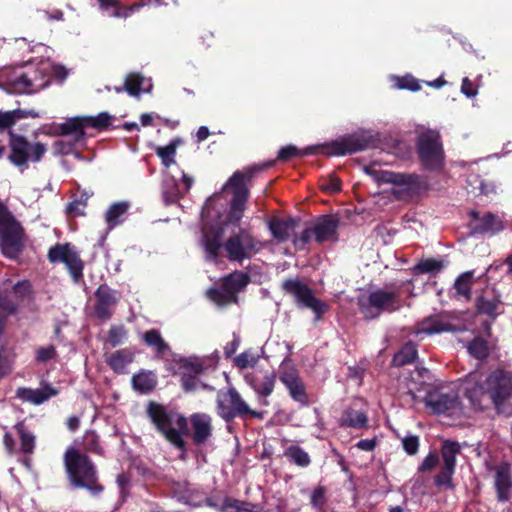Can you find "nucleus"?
Here are the masks:
<instances>
[{"mask_svg": "<svg viewBox=\"0 0 512 512\" xmlns=\"http://www.w3.org/2000/svg\"><path fill=\"white\" fill-rule=\"evenodd\" d=\"M258 360V355H255L251 351H244L234 358V364L240 369H245L248 367H254Z\"/></svg>", "mask_w": 512, "mask_h": 512, "instance_id": "52", "label": "nucleus"}, {"mask_svg": "<svg viewBox=\"0 0 512 512\" xmlns=\"http://www.w3.org/2000/svg\"><path fill=\"white\" fill-rule=\"evenodd\" d=\"M471 219L468 227L471 235H495L505 229L503 220L492 212H486L481 215L477 210L469 212Z\"/></svg>", "mask_w": 512, "mask_h": 512, "instance_id": "17", "label": "nucleus"}, {"mask_svg": "<svg viewBox=\"0 0 512 512\" xmlns=\"http://www.w3.org/2000/svg\"><path fill=\"white\" fill-rule=\"evenodd\" d=\"M129 207L130 203L128 201H120L110 205L105 215L109 229H113L123 222V217L126 215Z\"/></svg>", "mask_w": 512, "mask_h": 512, "instance_id": "38", "label": "nucleus"}, {"mask_svg": "<svg viewBox=\"0 0 512 512\" xmlns=\"http://www.w3.org/2000/svg\"><path fill=\"white\" fill-rule=\"evenodd\" d=\"M180 139L175 138L171 140V142L166 146H158L155 150L156 155L161 159V162L164 167L168 168L173 163H175V155L178 145L180 144Z\"/></svg>", "mask_w": 512, "mask_h": 512, "instance_id": "44", "label": "nucleus"}, {"mask_svg": "<svg viewBox=\"0 0 512 512\" xmlns=\"http://www.w3.org/2000/svg\"><path fill=\"white\" fill-rule=\"evenodd\" d=\"M417 357V346L415 343L409 341L402 345L401 348L394 354L391 365L394 367H403L405 365L414 363Z\"/></svg>", "mask_w": 512, "mask_h": 512, "instance_id": "34", "label": "nucleus"}, {"mask_svg": "<svg viewBox=\"0 0 512 512\" xmlns=\"http://www.w3.org/2000/svg\"><path fill=\"white\" fill-rule=\"evenodd\" d=\"M192 425L191 438L196 446L205 444L212 436V419L205 413H194L190 416Z\"/></svg>", "mask_w": 512, "mask_h": 512, "instance_id": "22", "label": "nucleus"}, {"mask_svg": "<svg viewBox=\"0 0 512 512\" xmlns=\"http://www.w3.org/2000/svg\"><path fill=\"white\" fill-rule=\"evenodd\" d=\"M453 330V324L443 321L440 315H433L426 317L419 323L418 333L432 335Z\"/></svg>", "mask_w": 512, "mask_h": 512, "instance_id": "30", "label": "nucleus"}, {"mask_svg": "<svg viewBox=\"0 0 512 512\" xmlns=\"http://www.w3.org/2000/svg\"><path fill=\"white\" fill-rule=\"evenodd\" d=\"M142 84L143 77L141 75L130 73L125 79L124 88H116V91L121 92L125 90L131 96H138L141 91Z\"/></svg>", "mask_w": 512, "mask_h": 512, "instance_id": "47", "label": "nucleus"}, {"mask_svg": "<svg viewBox=\"0 0 512 512\" xmlns=\"http://www.w3.org/2000/svg\"><path fill=\"white\" fill-rule=\"evenodd\" d=\"M64 465L69 481L75 488L85 489L93 496H99L104 491L97 467L88 455L69 447L64 454Z\"/></svg>", "mask_w": 512, "mask_h": 512, "instance_id": "4", "label": "nucleus"}, {"mask_svg": "<svg viewBox=\"0 0 512 512\" xmlns=\"http://www.w3.org/2000/svg\"><path fill=\"white\" fill-rule=\"evenodd\" d=\"M368 418L362 411L353 408H346L340 418V426L350 427L354 429H362L367 427Z\"/></svg>", "mask_w": 512, "mask_h": 512, "instance_id": "36", "label": "nucleus"}, {"mask_svg": "<svg viewBox=\"0 0 512 512\" xmlns=\"http://www.w3.org/2000/svg\"><path fill=\"white\" fill-rule=\"evenodd\" d=\"M370 140L357 135H346L338 140L322 146H308L299 149L295 145L282 147L277 155L276 161L288 162L294 158H301L313 154H325L327 156L350 155L364 151L369 147Z\"/></svg>", "mask_w": 512, "mask_h": 512, "instance_id": "3", "label": "nucleus"}, {"mask_svg": "<svg viewBox=\"0 0 512 512\" xmlns=\"http://www.w3.org/2000/svg\"><path fill=\"white\" fill-rule=\"evenodd\" d=\"M251 281L248 273L243 271H234L222 279L221 287L223 290L230 293L236 300V293L244 289Z\"/></svg>", "mask_w": 512, "mask_h": 512, "instance_id": "28", "label": "nucleus"}, {"mask_svg": "<svg viewBox=\"0 0 512 512\" xmlns=\"http://www.w3.org/2000/svg\"><path fill=\"white\" fill-rule=\"evenodd\" d=\"M182 373H188L192 375H200L204 371V366L201 362L198 361H188L186 360L182 366Z\"/></svg>", "mask_w": 512, "mask_h": 512, "instance_id": "58", "label": "nucleus"}, {"mask_svg": "<svg viewBox=\"0 0 512 512\" xmlns=\"http://www.w3.org/2000/svg\"><path fill=\"white\" fill-rule=\"evenodd\" d=\"M57 393L58 391L50 386H45L42 389L20 387L16 391L18 398L36 405L42 404L51 397L56 396Z\"/></svg>", "mask_w": 512, "mask_h": 512, "instance_id": "27", "label": "nucleus"}, {"mask_svg": "<svg viewBox=\"0 0 512 512\" xmlns=\"http://www.w3.org/2000/svg\"><path fill=\"white\" fill-rule=\"evenodd\" d=\"M86 122L84 116L72 117L58 125V134L62 136H71L75 142L85 145Z\"/></svg>", "mask_w": 512, "mask_h": 512, "instance_id": "24", "label": "nucleus"}, {"mask_svg": "<svg viewBox=\"0 0 512 512\" xmlns=\"http://www.w3.org/2000/svg\"><path fill=\"white\" fill-rule=\"evenodd\" d=\"M90 195L86 191H81L73 201H71L66 207V213L74 217L84 216V209L87 206V202Z\"/></svg>", "mask_w": 512, "mask_h": 512, "instance_id": "46", "label": "nucleus"}, {"mask_svg": "<svg viewBox=\"0 0 512 512\" xmlns=\"http://www.w3.org/2000/svg\"><path fill=\"white\" fill-rule=\"evenodd\" d=\"M128 331L123 324L112 325L108 331V342L112 347L122 344L127 339Z\"/></svg>", "mask_w": 512, "mask_h": 512, "instance_id": "50", "label": "nucleus"}, {"mask_svg": "<svg viewBox=\"0 0 512 512\" xmlns=\"http://www.w3.org/2000/svg\"><path fill=\"white\" fill-rule=\"evenodd\" d=\"M47 258L50 263H63L74 283H79L83 279L85 264L76 247L71 243H56L51 246Z\"/></svg>", "mask_w": 512, "mask_h": 512, "instance_id": "14", "label": "nucleus"}, {"mask_svg": "<svg viewBox=\"0 0 512 512\" xmlns=\"http://www.w3.org/2000/svg\"><path fill=\"white\" fill-rule=\"evenodd\" d=\"M220 512H240V500L225 497L221 504Z\"/></svg>", "mask_w": 512, "mask_h": 512, "instance_id": "61", "label": "nucleus"}, {"mask_svg": "<svg viewBox=\"0 0 512 512\" xmlns=\"http://www.w3.org/2000/svg\"><path fill=\"white\" fill-rule=\"evenodd\" d=\"M282 291L294 297L299 308L310 309L315 314V320H320L329 311V305L317 298L313 290L298 278H288L282 282Z\"/></svg>", "mask_w": 512, "mask_h": 512, "instance_id": "10", "label": "nucleus"}, {"mask_svg": "<svg viewBox=\"0 0 512 512\" xmlns=\"http://www.w3.org/2000/svg\"><path fill=\"white\" fill-rule=\"evenodd\" d=\"M502 302L500 295L493 288L483 289L475 298V311L479 315H485L495 321L500 312L498 311Z\"/></svg>", "mask_w": 512, "mask_h": 512, "instance_id": "19", "label": "nucleus"}, {"mask_svg": "<svg viewBox=\"0 0 512 512\" xmlns=\"http://www.w3.org/2000/svg\"><path fill=\"white\" fill-rule=\"evenodd\" d=\"M216 404L218 416L226 423L232 422L235 418L247 421L251 419L263 420L265 417L264 411L252 409L234 387L219 393Z\"/></svg>", "mask_w": 512, "mask_h": 512, "instance_id": "7", "label": "nucleus"}, {"mask_svg": "<svg viewBox=\"0 0 512 512\" xmlns=\"http://www.w3.org/2000/svg\"><path fill=\"white\" fill-rule=\"evenodd\" d=\"M359 309L366 319H375L382 312H394L400 308V297L397 291L376 289L367 298L358 301Z\"/></svg>", "mask_w": 512, "mask_h": 512, "instance_id": "12", "label": "nucleus"}, {"mask_svg": "<svg viewBox=\"0 0 512 512\" xmlns=\"http://www.w3.org/2000/svg\"><path fill=\"white\" fill-rule=\"evenodd\" d=\"M465 397L476 411L493 408L498 415H512V372L498 368L490 372L483 381L467 388Z\"/></svg>", "mask_w": 512, "mask_h": 512, "instance_id": "1", "label": "nucleus"}, {"mask_svg": "<svg viewBox=\"0 0 512 512\" xmlns=\"http://www.w3.org/2000/svg\"><path fill=\"white\" fill-rule=\"evenodd\" d=\"M312 236H314V228L304 229L300 236L294 240L295 247L304 248L311 241Z\"/></svg>", "mask_w": 512, "mask_h": 512, "instance_id": "60", "label": "nucleus"}, {"mask_svg": "<svg viewBox=\"0 0 512 512\" xmlns=\"http://www.w3.org/2000/svg\"><path fill=\"white\" fill-rule=\"evenodd\" d=\"M278 378L294 402L298 403L301 407L310 406L311 400L307 387L299 371L293 365H282L278 372Z\"/></svg>", "mask_w": 512, "mask_h": 512, "instance_id": "15", "label": "nucleus"}, {"mask_svg": "<svg viewBox=\"0 0 512 512\" xmlns=\"http://www.w3.org/2000/svg\"><path fill=\"white\" fill-rule=\"evenodd\" d=\"M274 165V161L266 163L263 167L252 166L243 170H237L228 179L225 188L232 192L229 211L226 216V222L232 225H238L246 210V203L249 198L248 184L251 183L257 172L263 168Z\"/></svg>", "mask_w": 512, "mask_h": 512, "instance_id": "6", "label": "nucleus"}, {"mask_svg": "<svg viewBox=\"0 0 512 512\" xmlns=\"http://www.w3.org/2000/svg\"><path fill=\"white\" fill-rule=\"evenodd\" d=\"M208 298L216 303L217 305H225L230 303L232 300H235L233 296L227 291L218 288H210L207 291Z\"/></svg>", "mask_w": 512, "mask_h": 512, "instance_id": "54", "label": "nucleus"}, {"mask_svg": "<svg viewBox=\"0 0 512 512\" xmlns=\"http://www.w3.org/2000/svg\"><path fill=\"white\" fill-rule=\"evenodd\" d=\"M10 112H11L15 122H17L19 119H24V118H28V117H31V118H38V117H40L39 112H37L34 109H31V110H27V109H14V110H12Z\"/></svg>", "mask_w": 512, "mask_h": 512, "instance_id": "62", "label": "nucleus"}, {"mask_svg": "<svg viewBox=\"0 0 512 512\" xmlns=\"http://www.w3.org/2000/svg\"><path fill=\"white\" fill-rule=\"evenodd\" d=\"M100 8L110 16L116 18H126L133 11L138 10L143 4H133L131 6H121L119 0H97Z\"/></svg>", "mask_w": 512, "mask_h": 512, "instance_id": "33", "label": "nucleus"}, {"mask_svg": "<svg viewBox=\"0 0 512 512\" xmlns=\"http://www.w3.org/2000/svg\"><path fill=\"white\" fill-rule=\"evenodd\" d=\"M146 414L157 432L162 434L175 448L183 453L186 452V442L183 435L189 434V422L184 415L169 410L156 401L148 402Z\"/></svg>", "mask_w": 512, "mask_h": 512, "instance_id": "2", "label": "nucleus"}, {"mask_svg": "<svg viewBox=\"0 0 512 512\" xmlns=\"http://www.w3.org/2000/svg\"><path fill=\"white\" fill-rule=\"evenodd\" d=\"M269 230L278 242H286L290 238V232L295 227L293 218L281 219L274 217L269 221Z\"/></svg>", "mask_w": 512, "mask_h": 512, "instance_id": "31", "label": "nucleus"}, {"mask_svg": "<svg viewBox=\"0 0 512 512\" xmlns=\"http://www.w3.org/2000/svg\"><path fill=\"white\" fill-rule=\"evenodd\" d=\"M402 446L408 455H415L419 449V437L416 435H407L402 439Z\"/></svg>", "mask_w": 512, "mask_h": 512, "instance_id": "56", "label": "nucleus"}, {"mask_svg": "<svg viewBox=\"0 0 512 512\" xmlns=\"http://www.w3.org/2000/svg\"><path fill=\"white\" fill-rule=\"evenodd\" d=\"M24 247V229L7 206L0 202V249L10 259H16Z\"/></svg>", "mask_w": 512, "mask_h": 512, "instance_id": "9", "label": "nucleus"}, {"mask_svg": "<svg viewBox=\"0 0 512 512\" xmlns=\"http://www.w3.org/2000/svg\"><path fill=\"white\" fill-rule=\"evenodd\" d=\"M135 354L128 348L113 352L106 360L109 367L117 374L125 372L126 366L134 361Z\"/></svg>", "mask_w": 512, "mask_h": 512, "instance_id": "32", "label": "nucleus"}, {"mask_svg": "<svg viewBox=\"0 0 512 512\" xmlns=\"http://www.w3.org/2000/svg\"><path fill=\"white\" fill-rule=\"evenodd\" d=\"M416 152L423 169L440 171L445 165V151L439 131L427 129L421 132L415 142Z\"/></svg>", "mask_w": 512, "mask_h": 512, "instance_id": "8", "label": "nucleus"}, {"mask_svg": "<svg viewBox=\"0 0 512 512\" xmlns=\"http://www.w3.org/2000/svg\"><path fill=\"white\" fill-rule=\"evenodd\" d=\"M376 179L380 183L396 186L391 193L398 200L410 198L418 194L423 188L421 177L415 173L382 170L377 172Z\"/></svg>", "mask_w": 512, "mask_h": 512, "instance_id": "13", "label": "nucleus"}, {"mask_svg": "<svg viewBox=\"0 0 512 512\" xmlns=\"http://www.w3.org/2000/svg\"><path fill=\"white\" fill-rule=\"evenodd\" d=\"M283 455L295 465L306 468L311 464L309 454L299 445H291L284 450Z\"/></svg>", "mask_w": 512, "mask_h": 512, "instance_id": "41", "label": "nucleus"}, {"mask_svg": "<svg viewBox=\"0 0 512 512\" xmlns=\"http://www.w3.org/2000/svg\"><path fill=\"white\" fill-rule=\"evenodd\" d=\"M142 342L149 348H151L157 357H163L168 351H170L169 344L164 340L162 334L157 329H150L141 334Z\"/></svg>", "mask_w": 512, "mask_h": 512, "instance_id": "29", "label": "nucleus"}, {"mask_svg": "<svg viewBox=\"0 0 512 512\" xmlns=\"http://www.w3.org/2000/svg\"><path fill=\"white\" fill-rule=\"evenodd\" d=\"M76 145H81L80 142L71 140H57L53 143V154L55 156H66L76 152Z\"/></svg>", "mask_w": 512, "mask_h": 512, "instance_id": "49", "label": "nucleus"}, {"mask_svg": "<svg viewBox=\"0 0 512 512\" xmlns=\"http://www.w3.org/2000/svg\"><path fill=\"white\" fill-rule=\"evenodd\" d=\"M20 439V450L24 454H32L35 448V436L30 432L23 422H19L14 426Z\"/></svg>", "mask_w": 512, "mask_h": 512, "instance_id": "42", "label": "nucleus"}, {"mask_svg": "<svg viewBox=\"0 0 512 512\" xmlns=\"http://www.w3.org/2000/svg\"><path fill=\"white\" fill-rule=\"evenodd\" d=\"M184 193L180 189L179 183L175 177L170 176L165 179L162 187V199L165 205H173L179 203L180 199L184 197Z\"/></svg>", "mask_w": 512, "mask_h": 512, "instance_id": "37", "label": "nucleus"}, {"mask_svg": "<svg viewBox=\"0 0 512 512\" xmlns=\"http://www.w3.org/2000/svg\"><path fill=\"white\" fill-rule=\"evenodd\" d=\"M454 472L455 469L442 465L440 472L434 478V484L437 487L453 488L452 476Z\"/></svg>", "mask_w": 512, "mask_h": 512, "instance_id": "51", "label": "nucleus"}, {"mask_svg": "<svg viewBox=\"0 0 512 512\" xmlns=\"http://www.w3.org/2000/svg\"><path fill=\"white\" fill-rule=\"evenodd\" d=\"M57 356L56 348L53 345L39 347L36 351V360L45 363Z\"/></svg>", "mask_w": 512, "mask_h": 512, "instance_id": "57", "label": "nucleus"}, {"mask_svg": "<svg viewBox=\"0 0 512 512\" xmlns=\"http://www.w3.org/2000/svg\"><path fill=\"white\" fill-rule=\"evenodd\" d=\"M86 127L97 130H106L111 125L112 117L107 112H101L97 116H84Z\"/></svg>", "mask_w": 512, "mask_h": 512, "instance_id": "48", "label": "nucleus"}, {"mask_svg": "<svg viewBox=\"0 0 512 512\" xmlns=\"http://www.w3.org/2000/svg\"><path fill=\"white\" fill-rule=\"evenodd\" d=\"M223 229L221 227H211L203 231L202 244L206 253V260L217 262L221 251L224 250Z\"/></svg>", "mask_w": 512, "mask_h": 512, "instance_id": "21", "label": "nucleus"}, {"mask_svg": "<svg viewBox=\"0 0 512 512\" xmlns=\"http://www.w3.org/2000/svg\"><path fill=\"white\" fill-rule=\"evenodd\" d=\"M474 271L461 273L454 281L452 297L456 300L469 302L472 299Z\"/></svg>", "mask_w": 512, "mask_h": 512, "instance_id": "25", "label": "nucleus"}, {"mask_svg": "<svg viewBox=\"0 0 512 512\" xmlns=\"http://www.w3.org/2000/svg\"><path fill=\"white\" fill-rule=\"evenodd\" d=\"M158 379L154 371L141 369L131 378V384L135 391L141 394H150L157 386Z\"/></svg>", "mask_w": 512, "mask_h": 512, "instance_id": "26", "label": "nucleus"}, {"mask_svg": "<svg viewBox=\"0 0 512 512\" xmlns=\"http://www.w3.org/2000/svg\"><path fill=\"white\" fill-rule=\"evenodd\" d=\"M461 92L465 96L471 98L477 95L478 90L475 87L474 83L468 77H464L462 79Z\"/></svg>", "mask_w": 512, "mask_h": 512, "instance_id": "63", "label": "nucleus"}, {"mask_svg": "<svg viewBox=\"0 0 512 512\" xmlns=\"http://www.w3.org/2000/svg\"><path fill=\"white\" fill-rule=\"evenodd\" d=\"M263 244L247 229H239L224 242L226 257L231 262H243L260 252Z\"/></svg>", "mask_w": 512, "mask_h": 512, "instance_id": "11", "label": "nucleus"}, {"mask_svg": "<svg viewBox=\"0 0 512 512\" xmlns=\"http://www.w3.org/2000/svg\"><path fill=\"white\" fill-rule=\"evenodd\" d=\"M494 485L498 501L508 502L512 496V475L507 463L497 467Z\"/></svg>", "mask_w": 512, "mask_h": 512, "instance_id": "23", "label": "nucleus"}, {"mask_svg": "<svg viewBox=\"0 0 512 512\" xmlns=\"http://www.w3.org/2000/svg\"><path fill=\"white\" fill-rule=\"evenodd\" d=\"M320 188L324 192L336 193L341 190L342 182L338 177L330 175L328 178L322 180Z\"/></svg>", "mask_w": 512, "mask_h": 512, "instance_id": "55", "label": "nucleus"}, {"mask_svg": "<svg viewBox=\"0 0 512 512\" xmlns=\"http://www.w3.org/2000/svg\"><path fill=\"white\" fill-rule=\"evenodd\" d=\"M309 504L314 512H326L328 505V489L326 486L317 485L309 494Z\"/></svg>", "mask_w": 512, "mask_h": 512, "instance_id": "39", "label": "nucleus"}, {"mask_svg": "<svg viewBox=\"0 0 512 512\" xmlns=\"http://www.w3.org/2000/svg\"><path fill=\"white\" fill-rule=\"evenodd\" d=\"M95 316L101 321L109 320L114 313V308L119 301L118 291L110 288L107 284H101L94 293Z\"/></svg>", "mask_w": 512, "mask_h": 512, "instance_id": "18", "label": "nucleus"}, {"mask_svg": "<svg viewBox=\"0 0 512 512\" xmlns=\"http://www.w3.org/2000/svg\"><path fill=\"white\" fill-rule=\"evenodd\" d=\"M30 291H31V284L29 283V281H18L13 286V292L22 298L27 296L30 293Z\"/></svg>", "mask_w": 512, "mask_h": 512, "instance_id": "64", "label": "nucleus"}, {"mask_svg": "<svg viewBox=\"0 0 512 512\" xmlns=\"http://www.w3.org/2000/svg\"><path fill=\"white\" fill-rule=\"evenodd\" d=\"M84 448L87 452L102 456L104 450L100 445L99 436L95 432L86 434L84 438Z\"/></svg>", "mask_w": 512, "mask_h": 512, "instance_id": "53", "label": "nucleus"}, {"mask_svg": "<svg viewBox=\"0 0 512 512\" xmlns=\"http://www.w3.org/2000/svg\"><path fill=\"white\" fill-rule=\"evenodd\" d=\"M461 447L458 442L445 440L441 447L442 465L455 469L456 456L460 453Z\"/></svg>", "mask_w": 512, "mask_h": 512, "instance_id": "40", "label": "nucleus"}, {"mask_svg": "<svg viewBox=\"0 0 512 512\" xmlns=\"http://www.w3.org/2000/svg\"><path fill=\"white\" fill-rule=\"evenodd\" d=\"M276 377L274 372L266 373L261 382H251L250 385L259 396L268 397L274 391Z\"/></svg>", "mask_w": 512, "mask_h": 512, "instance_id": "45", "label": "nucleus"}, {"mask_svg": "<svg viewBox=\"0 0 512 512\" xmlns=\"http://www.w3.org/2000/svg\"><path fill=\"white\" fill-rule=\"evenodd\" d=\"M340 220L334 215H322L318 217L313 226L314 239L317 243L322 244L327 241H336L338 238V228Z\"/></svg>", "mask_w": 512, "mask_h": 512, "instance_id": "20", "label": "nucleus"}, {"mask_svg": "<svg viewBox=\"0 0 512 512\" xmlns=\"http://www.w3.org/2000/svg\"><path fill=\"white\" fill-rule=\"evenodd\" d=\"M198 375L182 373L181 383L185 391H193L198 387Z\"/></svg>", "mask_w": 512, "mask_h": 512, "instance_id": "59", "label": "nucleus"}, {"mask_svg": "<svg viewBox=\"0 0 512 512\" xmlns=\"http://www.w3.org/2000/svg\"><path fill=\"white\" fill-rule=\"evenodd\" d=\"M424 403L434 414L454 412L460 404L457 391L446 387H435L427 391Z\"/></svg>", "mask_w": 512, "mask_h": 512, "instance_id": "16", "label": "nucleus"}, {"mask_svg": "<svg viewBox=\"0 0 512 512\" xmlns=\"http://www.w3.org/2000/svg\"><path fill=\"white\" fill-rule=\"evenodd\" d=\"M446 267V263L442 259L424 258L415 264L410 270L413 275L429 274L436 276Z\"/></svg>", "mask_w": 512, "mask_h": 512, "instance_id": "35", "label": "nucleus"}, {"mask_svg": "<svg viewBox=\"0 0 512 512\" xmlns=\"http://www.w3.org/2000/svg\"><path fill=\"white\" fill-rule=\"evenodd\" d=\"M468 353L477 360H485L490 355V348L488 342L480 337H474L467 344Z\"/></svg>", "mask_w": 512, "mask_h": 512, "instance_id": "43", "label": "nucleus"}, {"mask_svg": "<svg viewBox=\"0 0 512 512\" xmlns=\"http://www.w3.org/2000/svg\"><path fill=\"white\" fill-rule=\"evenodd\" d=\"M15 123L10 111H0V133L9 129L10 153L8 159L16 167L27 168L29 161L38 163L42 160L47 151V147L40 142L31 143L26 137L16 134L10 129Z\"/></svg>", "mask_w": 512, "mask_h": 512, "instance_id": "5", "label": "nucleus"}]
</instances>
